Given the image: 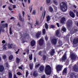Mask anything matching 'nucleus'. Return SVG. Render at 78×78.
<instances>
[{"instance_id": "obj_59", "label": "nucleus", "mask_w": 78, "mask_h": 78, "mask_svg": "<svg viewBox=\"0 0 78 78\" xmlns=\"http://www.w3.org/2000/svg\"><path fill=\"white\" fill-rule=\"evenodd\" d=\"M38 54L39 55H40V56H41V54H42V51H39Z\"/></svg>"}, {"instance_id": "obj_43", "label": "nucleus", "mask_w": 78, "mask_h": 78, "mask_svg": "<svg viewBox=\"0 0 78 78\" xmlns=\"http://www.w3.org/2000/svg\"><path fill=\"white\" fill-rule=\"evenodd\" d=\"M42 32H43V34H45V29H43Z\"/></svg>"}, {"instance_id": "obj_7", "label": "nucleus", "mask_w": 78, "mask_h": 78, "mask_svg": "<svg viewBox=\"0 0 78 78\" xmlns=\"http://www.w3.org/2000/svg\"><path fill=\"white\" fill-rule=\"evenodd\" d=\"M63 67V66L62 65H58L56 66V69L57 71H61V70H62V67Z\"/></svg>"}, {"instance_id": "obj_37", "label": "nucleus", "mask_w": 78, "mask_h": 78, "mask_svg": "<svg viewBox=\"0 0 78 78\" xmlns=\"http://www.w3.org/2000/svg\"><path fill=\"white\" fill-rule=\"evenodd\" d=\"M53 2L55 5H58V3L55 0H53Z\"/></svg>"}, {"instance_id": "obj_52", "label": "nucleus", "mask_w": 78, "mask_h": 78, "mask_svg": "<svg viewBox=\"0 0 78 78\" xmlns=\"http://www.w3.org/2000/svg\"><path fill=\"white\" fill-rule=\"evenodd\" d=\"M8 8L10 11H12V9L11 8V7H10V6H9Z\"/></svg>"}, {"instance_id": "obj_13", "label": "nucleus", "mask_w": 78, "mask_h": 78, "mask_svg": "<svg viewBox=\"0 0 78 78\" xmlns=\"http://www.w3.org/2000/svg\"><path fill=\"white\" fill-rule=\"evenodd\" d=\"M55 50L52 49L50 52H49V53L50 54L51 56H53L55 55Z\"/></svg>"}, {"instance_id": "obj_28", "label": "nucleus", "mask_w": 78, "mask_h": 78, "mask_svg": "<svg viewBox=\"0 0 78 78\" xmlns=\"http://www.w3.org/2000/svg\"><path fill=\"white\" fill-rule=\"evenodd\" d=\"M62 45V41H58V45L61 46V45Z\"/></svg>"}, {"instance_id": "obj_20", "label": "nucleus", "mask_w": 78, "mask_h": 78, "mask_svg": "<svg viewBox=\"0 0 78 78\" xmlns=\"http://www.w3.org/2000/svg\"><path fill=\"white\" fill-rule=\"evenodd\" d=\"M59 30H57L56 31L55 35L57 36H59Z\"/></svg>"}, {"instance_id": "obj_2", "label": "nucleus", "mask_w": 78, "mask_h": 78, "mask_svg": "<svg viewBox=\"0 0 78 78\" xmlns=\"http://www.w3.org/2000/svg\"><path fill=\"white\" fill-rule=\"evenodd\" d=\"M51 69L49 65H47L45 68V73L47 75H50L51 74Z\"/></svg>"}, {"instance_id": "obj_33", "label": "nucleus", "mask_w": 78, "mask_h": 78, "mask_svg": "<svg viewBox=\"0 0 78 78\" xmlns=\"http://www.w3.org/2000/svg\"><path fill=\"white\" fill-rule=\"evenodd\" d=\"M9 78H12V73H9Z\"/></svg>"}, {"instance_id": "obj_61", "label": "nucleus", "mask_w": 78, "mask_h": 78, "mask_svg": "<svg viewBox=\"0 0 78 78\" xmlns=\"http://www.w3.org/2000/svg\"><path fill=\"white\" fill-rule=\"evenodd\" d=\"M16 6L15 5H13V9H15V8H16Z\"/></svg>"}, {"instance_id": "obj_46", "label": "nucleus", "mask_w": 78, "mask_h": 78, "mask_svg": "<svg viewBox=\"0 0 78 78\" xmlns=\"http://www.w3.org/2000/svg\"><path fill=\"white\" fill-rule=\"evenodd\" d=\"M3 58L4 59H5L6 58V55H4L3 56Z\"/></svg>"}, {"instance_id": "obj_29", "label": "nucleus", "mask_w": 78, "mask_h": 78, "mask_svg": "<svg viewBox=\"0 0 78 78\" xmlns=\"http://www.w3.org/2000/svg\"><path fill=\"white\" fill-rule=\"evenodd\" d=\"M75 75V73H71L70 74V77L71 78H73V76H74Z\"/></svg>"}, {"instance_id": "obj_17", "label": "nucleus", "mask_w": 78, "mask_h": 78, "mask_svg": "<svg viewBox=\"0 0 78 78\" xmlns=\"http://www.w3.org/2000/svg\"><path fill=\"white\" fill-rule=\"evenodd\" d=\"M62 60L64 61L66 60V53H65L64 55L63 56Z\"/></svg>"}, {"instance_id": "obj_48", "label": "nucleus", "mask_w": 78, "mask_h": 78, "mask_svg": "<svg viewBox=\"0 0 78 78\" xmlns=\"http://www.w3.org/2000/svg\"><path fill=\"white\" fill-rule=\"evenodd\" d=\"M17 75H22V73H21L20 72H19L17 73Z\"/></svg>"}, {"instance_id": "obj_38", "label": "nucleus", "mask_w": 78, "mask_h": 78, "mask_svg": "<svg viewBox=\"0 0 78 78\" xmlns=\"http://www.w3.org/2000/svg\"><path fill=\"white\" fill-rule=\"evenodd\" d=\"M32 56H33V54H31L30 55H29V59H30V60H31L32 59Z\"/></svg>"}, {"instance_id": "obj_58", "label": "nucleus", "mask_w": 78, "mask_h": 78, "mask_svg": "<svg viewBox=\"0 0 78 78\" xmlns=\"http://www.w3.org/2000/svg\"><path fill=\"white\" fill-rule=\"evenodd\" d=\"M28 24H30V25L31 28H33V27H32L33 24H32L30 23H28Z\"/></svg>"}, {"instance_id": "obj_64", "label": "nucleus", "mask_w": 78, "mask_h": 78, "mask_svg": "<svg viewBox=\"0 0 78 78\" xmlns=\"http://www.w3.org/2000/svg\"><path fill=\"white\" fill-rule=\"evenodd\" d=\"M41 78H45V76L44 75L43 76H42Z\"/></svg>"}, {"instance_id": "obj_26", "label": "nucleus", "mask_w": 78, "mask_h": 78, "mask_svg": "<svg viewBox=\"0 0 78 78\" xmlns=\"http://www.w3.org/2000/svg\"><path fill=\"white\" fill-rule=\"evenodd\" d=\"M9 33L10 35L12 34V29H11V27H9Z\"/></svg>"}, {"instance_id": "obj_1", "label": "nucleus", "mask_w": 78, "mask_h": 78, "mask_svg": "<svg viewBox=\"0 0 78 78\" xmlns=\"http://www.w3.org/2000/svg\"><path fill=\"white\" fill-rule=\"evenodd\" d=\"M60 7L61 9L63 11H66L67 10V5L64 2L61 3Z\"/></svg>"}, {"instance_id": "obj_21", "label": "nucleus", "mask_w": 78, "mask_h": 78, "mask_svg": "<svg viewBox=\"0 0 78 78\" xmlns=\"http://www.w3.org/2000/svg\"><path fill=\"white\" fill-rule=\"evenodd\" d=\"M46 21L47 22H48L50 20V16H46Z\"/></svg>"}, {"instance_id": "obj_45", "label": "nucleus", "mask_w": 78, "mask_h": 78, "mask_svg": "<svg viewBox=\"0 0 78 78\" xmlns=\"http://www.w3.org/2000/svg\"><path fill=\"white\" fill-rule=\"evenodd\" d=\"M43 60L44 61H45V60L46 59V58H47V57L46 56L44 55L43 56Z\"/></svg>"}, {"instance_id": "obj_55", "label": "nucleus", "mask_w": 78, "mask_h": 78, "mask_svg": "<svg viewBox=\"0 0 78 78\" xmlns=\"http://www.w3.org/2000/svg\"><path fill=\"white\" fill-rule=\"evenodd\" d=\"M22 14L23 16V17H25V12L23 11L22 12Z\"/></svg>"}, {"instance_id": "obj_15", "label": "nucleus", "mask_w": 78, "mask_h": 78, "mask_svg": "<svg viewBox=\"0 0 78 78\" xmlns=\"http://www.w3.org/2000/svg\"><path fill=\"white\" fill-rule=\"evenodd\" d=\"M69 14L70 16H71V17H75V14H74V13H73V12H69Z\"/></svg>"}, {"instance_id": "obj_44", "label": "nucleus", "mask_w": 78, "mask_h": 78, "mask_svg": "<svg viewBox=\"0 0 78 78\" xmlns=\"http://www.w3.org/2000/svg\"><path fill=\"white\" fill-rule=\"evenodd\" d=\"M32 14H33V15H35L36 11H35V10H33V12H32Z\"/></svg>"}, {"instance_id": "obj_31", "label": "nucleus", "mask_w": 78, "mask_h": 78, "mask_svg": "<svg viewBox=\"0 0 78 78\" xmlns=\"http://www.w3.org/2000/svg\"><path fill=\"white\" fill-rule=\"evenodd\" d=\"M13 58V56H12V55H11L9 57V60H11Z\"/></svg>"}, {"instance_id": "obj_19", "label": "nucleus", "mask_w": 78, "mask_h": 78, "mask_svg": "<svg viewBox=\"0 0 78 78\" xmlns=\"http://www.w3.org/2000/svg\"><path fill=\"white\" fill-rule=\"evenodd\" d=\"M4 70V67L2 66H0V72H2Z\"/></svg>"}, {"instance_id": "obj_4", "label": "nucleus", "mask_w": 78, "mask_h": 78, "mask_svg": "<svg viewBox=\"0 0 78 78\" xmlns=\"http://www.w3.org/2000/svg\"><path fill=\"white\" fill-rule=\"evenodd\" d=\"M67 26L69 28L72 27V24H73V23L72 22V21L71 20H68L66 22Z\"/></svg>"}, {"instance_id": "obj_57", "label": "nucleus", "mask_w": 78, "mask_h": 78, "mask_svg": "<svg viewBox=\"0 0 78 78\" xmlns=\"http://www.w3.org/2000/svg\"><path fill=\"white\" fill-rule=\"evenodd\" d=\"M22 66H21L19 67V69H22Z\"/></svg>"}, {"instance_id": "obj_24", "label": "nucleus", "mask_w": 78, "mask_h": 78, "mask_svg": "<svg viewBox=\"0 0 78 78\" xmlns=\"http://www.w3.org/2000/svg\"><path fill=\"white\" fill-rule=\"evenodd\" d=\"M20 60L19 58H17L16 60V63H17V64H19Z\"/></svg>"}, {"instance_id": "obj_49", "label": "nucleus", "mask_w": 78, "mask_h": 78, "mask_svg": "<svg viewBox=\"0 0 78 78\" xmlns=\"http://www.w3.org/2000/svg\"><path fill=\"white\" fill-rule=\"evenodd\" d=\"M45 40L46 41H48V37L47 36H46L45 37Z\"/></svg>"}, {"instance_id": "obj_35", "label": "nucleus", "mask_w": 78, "mask_h": 78, "mask_svg": "<svg viewBox=\"0 0 78 78\" xmlns=\"http://www.w3.org/2000/svg\"><path fill=\"white\" fill-rule=\"evenodd\" d=\"M78 28L74 29V30H73L74 33H76V32H77V31H78Z\"/></svg>"}, {"instance_id": "obj_41", "label": "nucleus", "mask_w": 78, "mask_h": 78, "mask_svg": "<svg viewBox=\"0 0 78 78\" xmlns=\"http://www.w3.org/2000/svg\"><path fill=\"white\" fill-rule=\"evenodd\" d=\"M62 30L64 32H66V29L65 27H63L62 29Z\"/></svg>"}, {"instance_id": "obj_40", "label": "nucleus", "mask_w": 78, "mask_h": 78, "mask_svg": "<svg viewBox=\"0 0 78 78\" xmlns=\"http://www.w3.org/2000/svg\"><path fill=\"white\" fill-rule=\"evenodd\" d=\"M50 28H51L54 29L55 28V26H54V25H50Z\"/></svg>"}, {"instance_id": "obj_30", "label": "nucleus", "mask_w": 78, "mask_h": 78, "mask_svg": "<svg viewBox=\"0 0 78 78\" xmlns=\"http://www.w3.org/2000/svg\"><path fill=\"white\" fill-rule=\"evenodd\" d=\"M33 63H30V69H33Z\"/></svg>"}, {"instance_id": "obj_34", "label": "nucleus", "mask_w": 78, "mask_h": 78, "mask_svg": "<svg viewBox=\"0 0 78 78\" xmlns=\"http://www.w3.org/2000/svg\"><path fill=\"white\" fill-rule=\"evenodd\" d=\"M45 28L46 29H48V24L47 23H45Z\"/></svg>"}, {"instance_id": "obj_36", "label": "nucleus", "mask_w": 78, "mask_h": 78, "mask_svg": "<svg viewBox=\"0 0 78 78\" xmlns=\"http://www.w3.org/2000/svg\"><path fill=\"white\" fill-rule=\"evenodd\" d=\"M49 9L50 12H52L53 11V8L51 7H50Z\"/></svg>"}, {"instance_id": "obj_5", "label": "nucleus", "mask_w": 78, "mask_h": 78, "mask_svg": "<svg viewBox=\"0 0 78 78\" xmlns=\"http://www.w3.org/2000/svg\"><path fill=\"white\" fill-rule=\"evenodd\" d=\"M44 40L41 38L38 41V44L40 46H42L44 44Z\"/></svg>"}, {"instance_id": "obj_11", "label": "nucleus", "mask_w": 78, "mask_h": 78, "mask_svg": "<svg viewBox=\"0 0 78 78\" xmlns=\"http://www.w3.org/2000/svg\"><path fill=\"white\" fill-rule=\"evenodd\" d=\"M19 20L20 21H21V22H23L24 21V18H22L21 17V14L20 13H19Z\"/></svg>"}, {"instance_id": "obj_56", "label": "nucleus", "mask_w": 78, "mask_h": 78, "mask_svg": "<svg viewBox=\"0 0 78 78\" xmlns=\"http://www.w3.org/2000/svg\"><path fill=\"white\" fill-rule=\"evenodd\" d=\"M17 26H19V27H20V23L18 22V24H17Z\"/></svg>"}, {"instance_id": "obj_14", "label": "nucleus", "mask_w": 78, "mask_h": 78, "mask_svg": "<svg viewBox=\"0 0 78 78\" xmlns=\"http://www.w3.org/2000/svg\"><path fill=\"white\" fill-rule=\"evenodd\" d=\"M30 44L32 47H33V46H34L35 44H36V41H35L34 40H32L31 41Z\"/></svg>"}, {"instance_id": "obj_3", "label": "nucleus", "mask_w": 78, "mask_h": 78, "mask_svg": "<svg viewBox=\"0 0 78 78\" xmlns=\"http://www.w3.org/2000/svg\"><path fill=\"white\" fill-rule=\"evenodd\" d=\"M8 24L6 23L5 24H0V32H5V30L3 28H8ZM2 28L3 29H2Z\"/></svg>"}, {"instance_id": "obj_16", "label": "nucleus", "mask_w": 78, "mask_h": 78, "mask_svg": "<svg viewBox=\"0 0 78 78\" xmlns=\"http://www.w3.org/2000/svg\"><path fill=\"white\" fill-rule=\"evenodd\" d=\"M65 21H66V18L64 17H63L60 20V22L62 23H64Z\"/></svg>"}, {"instance_id": "obj_27", "label": "nucleus", "mask_w": 78, "mask_h": 78, "mask_svg": "<svg viewBox=\"0 0 78 78\" xmlns=\"http://www.w3.org/2000/svg\"><path fill=\"white\" fill-rule=\"evenodd\" d=\"M39 21L36 20V25H34L35 27H36V25H39Z\"/></svg>"}, {"instance_id": "obj_50", "label": "nucleus", "mask_w": 78, "mask_h": 78, "mask_svg": "<svg viewBox=\"0 0 78 78\" xmlns=\"http://www.w3.org/2000/svg\"><path fill=\"white\" fill-rule=\"evenodd\" d=\"M28 71H27L26 73V77L27 78V76H28Z\"/></svg>"}, {"instance_id": "obj_32", "label": "nucleus", "mask_w": 78, "mask_h": 78, "mask_svg": "<svg viewBox=\"0 0 78 78\" xmlns=\"http://www.w3.org/2000/svg\"><path fill=\"white\" fill-rule=\"evenodd\" d=\"M7 43H6L5 45H4L3 46V49H6L7 48L6 47V45H7Z\"/></svg>"}, {"instance_id": "obj_63", "label": "nucleus", "mask_w": 78, "mask_h": 78, "mask_svg": "<svg viewBox=\"0 0 78 78\" xmlns=\"http://www.w3.org/2000/svg\"><path fill=\"white\" fill-rule=\"evenodd\" d=\"M13 78H17V77L16 76V75H14Z\"/></svg>"}, {"instance_id": "obj_53", "label": "nucleus", "mask_w": 78, "mask_h": 78, "mask_svg": "<svg viewBox=\"0 0 78 78\" xmlns=\"http://www.w3.org/2000/svg\"><path fill=\"white\" fill-rule=\"evenodd\" d=\"M39 66H40V64H39L38 65H36L35 66V68H37V67H39Z\"/></svg>"}, {"instance_id": "obj_23", "label": "nucleus", "mask_w": 78, "mask_h": 78, "mask_svg": "<svg viewBox=\"0 0 78 78\" xmlns=\"http://www.w3.org/2000/svg\"><path fill=\"white\" fill-rule=\"evenodd\" d=\"M67 73V68H65L64 69L63 71V74H66Z\"/></svg>"}, {"instance_id": "obj_22", "label": "nucleus", "mask_w": 78, "mask_h": 78, "mask_svg": "<svg viewBox=\"0 0 78 78\" xmlns=\"http://www.w3.org/2000/svg\"><path fill=\"white\" fill-rule=\"evenodd\" d=\"M33 75L34 76L36 77L38 75V74H37V72L35 71L34 72Z\"/></svg>"}, {"instance_id": "obj_60", "label": "nucleus", "mask_w": 78, "mask_h": 78, "mask_svg": "<svg viewBox=\"0 0 78 78\" xmlns=\"http://www.w3.org/2000/svg\"><path fill=\"white\" fill-rule=\"evenodd\" d=\"M19 51H20V49H18V50L16 51V54H18V52H19Z\"/></svg>"}, {"instance_id": "obj_51", "label": "nucleus", "mask_w": 78, "mask_h": 78, "mask_svg": "<svg viewBox=\"0 0 78 78\" xmlns=\"http://www.w3.org/2000/svg\"><path fill=\"white\" fill-rule=\"evenodd\" d=\"M46 13V12L45 11H44V15H43V18H44L45 17V16Z\"/></svg>"}, {"instance_id": "obj_47", "label": "nucleus", "mask_w": 78, "mask_h": 78, "mask_svg": "<svg viewBox=\"0 0 78 78\" xmlns=\"http://www.w3.org/2000/svg\"><path fill=\"white\" fill-rule=\"evenodd\" d=\"M32 6H30L29 7V9L30 10V12H31V11H32Z\"/></svg>"}, {"instance_id": "obj_42", "label": "nucleus", "mask_w": 78, "mask_h": 78, "mask_svg": "<svg viewBox=\"0 0 78 78\" xmlns=\"http://www.w3.org/2000/svg\"><path fill=\"white\" fill-rule=\"evenodd\" d=\"M5 66L7 67H8L9 66V65H8V63L7 62H6L5 64Z\"/></svg>"}, {"instance_id": "obj_54", "label": "nucleus", "mask_w": 78, "mask_h": 78, "mask_svg": "<svg viewBox=\"0 0 78 78\" xmlns=\"http://www.w3.org/2000/svg\"><path fill=\"white\" fill-rule=\"evenodd\" d=\"M2 44H5L6 43V41L5 40H3L2 41Z\"/></svg>"}, {"instance_id": "obj_12", "label": "nucleus", "mask_w": 78, "mask_h": 78, "mask_svg": "<svg viewBox=\"0 0 78 78\" xmlns=\"http://www.w3.org/2000/svg\"><path fill=\"white\" fill-rule=\"evenodd\" d=\"M7 45H8V48H9V49L12 48L13 46H16V45H13L12 44H10L9 43L7 44Z\"/></svg>"}, {"instance_id": "obj_25", "label": "nucleus", "mask_w": 78, "mask_h": 78, "mask_svg": "<svg viewBox=\"0 0 78 78\" xmlns=\"http://www.w3.org/2000/svg\"><path fill=\"white\" fill-rule=\"evenodd\" d=\"M23 35H24V38H25L27 36H28V34H27V33H25L23 34Z\"/></svg>"}, {"instance_id": "obj_18", "label": "nucleus", "mask_w": 78, "mask_h": 78, "mask_svg": "<svg viewBox=\"0 0 78 78\" xmlns=\"http://www.w3.org/2000/svg\"><path fill=\"white\" fill-rule=\"evenodd\" d=\"M40 71L42 72L44 70V66H41L40 68Z\"/></svg>"}, {"instance_id": "obj_39", "label": "nucleus", "mask_w": 78, "mask_h": 78, "mask_svg": "<svg viewBox=\"0 0 78 78\" xmlns=\"http://www.w3.org/2000/svg\"><path fill=\"white\" fill-rule=\"evenodd\" d=\"M47 4H49L50 3V0H46Z\"/></svg>"}, {"instance_id": "obj_62", "label": "nucleus", "mask_w": 78, "mask_h": 78, "mask_svg": "<svg viewBox=\"0 0 78 78\" xmlns=\"http://www.w3.org/2000/svg\"><path fill=\"white\" fill-rule=\"evenodd\" d=\"M56 25H57L58 27H59V23H57Z\"/></svg>"}, {"instance_id": "obj_10", "label": "nucleus", "mask_w": 78, "mask_h": 78, "mask_svg": "<svg viewBox=\"0 0 78 78\" xmlns=\"http://www.w3.org/2000/svg\"><path fill=\"white\" fill-rule=\"evenodd\" d=\"M41 32L38 31L36 34L35 36L37 39H38V38H39V36H41Z\"/></svg>"}, {"instance_id": "obj_9", "label": "nucleus", "mask_w": 78, "mask_h": 78, "mask_svg": "<svg viewBox=\"0 0 78 78\" xmlns=\"http://www.w3.org/2000/svg\"><path fill=\"white\" fill-rule=\"evenodd\" d=\"M77 66H76V65H74L73 66V69L75 72H77V71H78V68Z\"/></svg>"}, {"instance_id": "obj_8", "label": "nucleus", "mask_w": 78, "mask_h": 78, "mask_svg": "<svg viewBox=\"0 0 78 78\" xmlns=\"http://www.w3.org/2000/svg\"><path fill=\"white\" fill-rule=\"evenodd\" d=\"M57 39L55 38L52 39L51 40V42L52 44L55 45L57 43Z\"/></svg>"}, {"instance_id": "obj_6", "label": "nucleus", "mask_w": 78, "mask_h": 78, "mask_svg": "<svg viewBox=\"0 0 78 78\" xmlns=\"http://www.w3.org/2000/svg\"><path fill=\"white\" fill-rule=\"evenodd\" d=\"M70 57L72 60H75V59H76V55L74 53L70 54Z\"/></svg>"}]
</instances>
